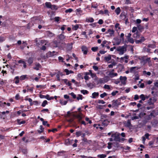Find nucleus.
Returning a JSON list of instances; mask_svg holds the SVG:
<instances>
[{
	"mask_svg": "<svg viewBox=\"0 0 158 158\" xmlns=\"http://www.w3.org/2000/svg\"><path fill=\"white\" fill-rule=\"evenodd\" d=\"M57 38L58 40L53 41L52 46L54 48H60L64 44V43L66 39V36L64 34H60L57 36Z\"/></svg>",
	"mask_w": 158,
	"mask_h": 158,
	"instance_id": "obj_1",
	"label": "nucleus"
},
{
	"mask_svg": "<svg viewBox=\"0 0 158 158\" xmlns=\"http://www.w3.org/2000/svg\"><path fill=\"white\" fill-rule=\"evenodd\" d=\"M93 68L95 71H97L98 69V66H93Z\"/></svg>",
	"mask_w": 158,
	"mask_h": 158,
	"instance_id": "obj_61",
	"label": "nucleus"
},
{
	"mask_svg": "<svg viewBox=\"0 0 158 158\" xmlns=\"http://www.w3.org/2000/svg\"><path fill=\"white\" fill-rule=\"evenodd\" d=\"M145 64H146L147 62L149 63L151 62V58L150 57L146 59L145 58Z\"/></svg>",
	"mask_w": 158,
	"mask_h": 158,
	"instance_id": "obj_45",
	"label": "nucleus"
},
{
	"mask_svg": "<svg viewBox=\"0 0 158 158\" xmlns=\"http://www.w3.org/2000/svg\"><path fill=\"white\" fill-rule=\"evenodd\" d=\"M81 92L83 94H88L89 92L86 90H82L81 91Z\"/></svg>",
	"mask_w": 158,
	"mask_h": 158,
	"instance_id": "obj_35",
	"label": "nucleus"
},
{
	"mask_svg": "<svg viewBox=\"0 0 158 158\" xmlns=\"http://www.w3.org/2000/svg\"><path fill=\"white\" fill-rule=\"evenodd\" d=\"M51 10H57V6L56 5H52L51 8H50Z\"/></svg>",
	"mask_w": 158,
	"mask_h": 158,
	"instance_id": "obj_32",
	"label": "nucleus"
},
{
	"mask_svg": "<svg viewBox=\"0 0 158 158\" xmlns=\"http://www.w3.org/2000/svg\"><path fill=\"white\" fill-rule=\"evenodd\" d=\"M115 11L116 14L117 15H118L120 14L121 11V10L120 7H118L115 9Z\"/></svg>",
	"mask_w": 158,
	"mask_h": 158,
	"instance_id": "obj_28",
	"label": "nucleus"
},
{
	"mask_svg": "<svg viewBox=\"0 0 158 158\" xmlns=\"http://www.w3.org/2000/svg\"><path fill=\"white\" fill-rule=\"evenodd\" d=\"M97 156L99 158H105L106 157V155L104 154H99Z\"/></svg>",
	"mask_w": 158,
	"mask_h": 158,
	"instance_id": "obj_30",
	"label": "nucleus"
},
{
	"mask_svg": "<svg viewBox=\"0 0 158 158\" xmlns=\"http://www.w3.org/2000/svg\"><path fill=\"white\" fill-rule=\"evenodd\" d=\"M145 39L143 36H141V39L139 40H136L135 41V42L136 44H139V43H141L142 42H143L144 41H145Z\"/></svg>",
	"mask_w": 158,
	"mask_h": 158,
	"instance_id": "obj_13",
	"label": "nucleus"
},
{
	"mask_svg": "<svg viewBox=\"0 0 158 158\" xmlns=\"http://www.w3.org/2000/svg\"><path fill=\"white\" fill-rule=\"evenodd\" d=\"M34 59L33 57H30L27 60L29 66H31L33 62Z\"/></svg>",
	"mask_w": 158,
	"mask_h": 158,
	"instance_id": "obj_14",
	"label": "nucleus"
},
{
	"mask_svg": "<svg viewBox=\"0 0 158 158\" xmlns=\"http://www.w3.org/2000/svg\"><path fill=\"white\" fill-rule=\"evenodd\" d=\"M55 55V54H53V53L52 52L49 51L46 54V56L47 58H49L51 57H52Z\"/></svg>",
	"mask_w": 158,
	"mask_h": 158,
	"instance_id": "obj_16",
	"label": "nucleus"
},
{
	"mask_svg": "<svg viewBox=\"0 0 158 158\" xmlns=\"http://www.w3.org/2000/svg\"><path fill=\"white\" fill-rule=\"evenodd\" d=\"M17 122L18 124L19 125H21V124H24L26 123L25 121L23 120L21 121L20 119H17Z\"/></svg>",
	"mask_w": 158,
	"mask_h": 158,
	"instance_id": "obj_22",
	"label": "nucleus"
},
{
	"mask_svg": "<svg viewBox=\"0 0 158 158\" xmlns=\"http://www.w3.org/2000/svg\"><path fill=\"white\" fill-rule=\"evenodd\" d=\"M82 51L83 52L84 55H86L88 52V48L86 46H83L81 47Z\"/></svg>",
	"mask_w": 158,
	"mask_h": 158,
	"instance_id": "obj_11",
	"label": "nucleus"
},
{
	"mask_svg": "<svg viewBox=\"0 0 158 158\" xmlns=\"http://www.w3.org/2000/svg\"><path fill=\"white\" fill-rule=\"evenodd\" d=\"M73 47L72 43H71V44H67V50L68 51L71 50Z\"/></svg>",
	"mask_w": 158,
	"mask_h": 158,
	"instance_id": "obj_19",
	"label": "nucleus"
},
{
	"mask_svg": "<svg viewBox=\"0 0 158 158\" xmlns=\"http://www.w3.org/2000/svg\"><path fill=\"white\" fill-rule=\"evenodd\" d=\"M35 67H34L33 68L34 69L36 70H39L41 68V66L39 63L36 62L35 64Z\"/></svg>",
	"mask_w": 158,
	"mask_h": 158,
	"instance_id": "obj_12",
	"label": "nucleus"
},
{
	"mask_svg": "<svg viewBox=\"0 0 158 158\" xmlns=\"http://www.w3.org/2000/svg\"><path fill=\"white\" fill-rule=\"evenodd\" d=\"M99 95V93L98 92H94L92 94V98H96V97H97Z\"/></svg>",
	"mask_w": 158,
	"mask_h": 158,
	"instance_id": "obj_27",
	"label": "nucleus"
},
{
	"mask_svg": "<svg viewBox=\"0 0 158 158\" xmlns=\"http://www.w3.org/2000/svg\"><path fill=\"white\" fill-rule=\"evenodd\" d=\"M118 93V91H113L111 93V95L113 96H114L116 94Z\"/></svg>",
	"mask_w": 158,
	"mask_h": 158,
	"instance_id": "obj_58",
	"label": "nucleus"
},
{
	"mask_svg": "<svg viewBox=\"0 0 158 158\" xmlns=\"http://www.w3.org/2000/svg\"><path fill=\"white\" fill-rule=\"evenodd\" d=\"M108 121L107 120H104L102 122V124L104 126H106L108 125Z\"/></svg>",
	"mask_w": 158,
	"mask_h": 158,
	"instance_id": "obj_42",
	"label": "nucleus"
},
{
	"mask_svg": "<svg viewBox=\"0 0 158 158\" xmlns=\"http://www.w3.org/2000/svg\"><path fill=\"white\" fill-rule=\"evenodd\" d=\"M104 88L105 89H107L109 90L110 89V86L109 85H104Z\"/></svg>",
	"mask_w": 158,
	"mask_h": 158,
	"instance_id": "obj_50",
	"label": "nucleus"
},
{
	"mask_svg": "<svg viewBox=\"0 0 158 158\" xmlns=\"http://www.w3.org/2000/svg\"><path fill=\"white\" fill-rule=\"evenodd\" d=\"M137 67H131L130 68V72L131 73H134L135 72V69L137 68Z\"/></svg>",
	"mask_w": 158,
	"mask_h": 158,
	"instance_id": "obj_26",
	"label": "nucleus"
},
{
	"mask_svg": "<svg viewBox=\"0 0 158 158\" xmlns=\"http://www.w3.org/2000/svg\"><path fill=\"white\" fill-rule=\"evenodd\" d=\"M40 130H38V132L40 134L44 130V128L43 127L42 125L40 126Z\"/></svg>",
	"mask_w": 158,
	"mask_h": 158,
	"instance_id": "obj_31",
	"label": "nucleus"
},
{
	"mask_svg": "<svg viewBox=\"0 0 158 158\" xmlns=\"http://www.w3.org/2000/svg\"><path fill=\"white\" fill-rule=\"evenodd\" d=\"M67 116L69 117L70 116H73L77 118L79 120L81 124H83L85 126L86 125V124L84 121H81L83 116V114L80 112L77 113L74 112H71L70 111H68L67 113Z\"/></svg>",
	"mask_w": 158,
	"mask_h": 158,
	"instance_id": "obj_2",
	"label": "nucleus"
},
{
	"mask_svg": "<svg viewBox=\"0 0 158 158\" xmlns=\"http://www.w3.org/2000/svg\"><path fill=\"white\" fill-rule=\"evenodd\" d=\"M47 100H44L42 103L41 106L43 107H44L46 106V105L47 104Z\"/></svg>",
	"mask_w": 158,
	"mask_h": 158,
	"instance_id": "obj_44",
	"label": "nucleus"
},
{
	"mask_svg": "<svg viewBox=\"0 0 158 158\" xmlns=\"http://www.w3.org/2000/svg\"><path fill=\"white\" fill-rule=\"evenodd\" d=\"M5 40L4 38L2 36H0V42H2L4 41Z\"/></svg>",
	"mask_w": 158,
	"mask_h": 158,
	"instance_id": "obj_59",
	"label": "nucleus"
},
{
	"mask_svg": "<svg viewBox=\"0 0 158 158\" xmlns=\"http://www.w3.org/2000/svg\"><path fill=\"white\" fill-rule=\"evenodd\" d=\"M146 57V56H144L141 57H139L138 59L140 60V63H142L144 64H145V58Z\"/></svg>",
	"mask_w": 158,
	"mask_h": 158,
	"instance_id": "obj_15",
	"label": "nucleus"
},
{
	"mask_svg": "<svg viewBox=\"0 0 158 158\" xmlns=\"http://www.w3.org/2000/svg\"><path fill=\"white\" fill-rule=\"evenodd\" d=\"M127 41L133 44L134 42V40L132 38H128V39H127Z\"/></svg>",
	"mask_w": 158,
	"mask_h": 158,
	"instance_id": "obj_33",
	"label": "nucleus"
},
{
	"mask_svg": "<svg viewBox=\"0 0 158 158\" xmlns=\"http://www.w3.org/2000/svg\"><path fill=\"white\" fill-rule=\"evenodd\" d=\"M119 24L118 23H116L115 25V27L116 28H118V29H120L121 28L120 27H119Z\"/></svg>",
	"mask_w": 158,
	"mask_h": 158,
	"instance_id": "obj_54",
	"label": "nucleus"
},
{
	"mask_svg": "<svg viewBox=\"0 0 158 158\" xmlns=\"http://www.w3.org/2000/svg\"><path fill=\"white\" fill-rule=\"evenodd\" d=\"M64 71L66 73L67 75H69V70L67 69H65L64 70Z\"/></svg>",
	"mask_w": 158,
	"mask_h": 158,
	"instance_id": "obj_63",
	"label": "nucleus"
},
{
	"mask_svg": "<svg viewBox=\"0 0 158 158\" xmlns=\"http://www.w3.org/2000/svg\"><path fill=\"white\" fill-rule=\"evenodd\" d=\"M85 120L86 121H88L89 124H91L92 123V121L91 120H89V118L87 117L85 118Z\"/></svg>",
	"mask_w": 158,
	"mask_h": 158,
	"instance_id": "obj_56",
	"label": "nucleus"
},
{
	"mask_svg": "<svg viewBox=\"0 0 158 158\" xmlns=\"http://www.w3.org/2000/svg\"><path fill=\"white\" fill-rule=\"evenodd\" d=\"M108 42V41H106V40H104L103 41H102V43L101 44V46L102 47H104V46H105V44H106V45H107V43Z\"/></svg>",
	"mask_w": 158,
	"mask_h": 158,
	"instance_id": "obj_36",
	"label": "nucleus"
},
{
	"mask_svg": "<svg viewBox=\"0 0 158 158\" xmlns=\"http://www.w3.org/2000/svg\"><path fill=\"white\" fill-rule=\"evenodd\" d=\"M98 23L99 24L101 25L103 23V21L102 19H100L98 20Z\"/></svg>",
	"mask_w": 158,
	"mask_h": 158,
	"instance_id": "obj_62",
	"label": "nucleus"
},
{
	"mask_svg": "<svg viewBox=\"0 0 158 158\" xmlns=\"http://www.w3.org/2000/svg\"><path fill=\"white\" fill-rule=\"evenodd\" d=\"M139 98H140L142 100L144 101L145 99V95L143 94H141V95L139 96Z\"/></svg>",
	"mask_w": 158,
	"mask_h": 158,
	"instance_id": "obj_37",
	"label": "nucleus"
},
{
	"mask_svg": "<svg viewBox=\"0 0 158 158\" xmlns=\"http://www.w3.org/2000/svg\"><path fill=\"white\" fill-rule=\"evenodd\" d=\"M27 77V75H23L21 76L20 77V79L21 80H25Z\"/></svg>",
	"mask_w": 158,
	"mask_h": 158,
	"instance_id": "obj_41",
	"label": "nucleus"
},
{
	"mask_svg": "<svg viewBox=\"0 0 158 158\" xmlns=\"http://www.w3.org/2000/svg\"><path fill=\"white\" fill-rule=\"evenodd\" d=\"M86 21L87 22L92 23L94 21V19L93 18H91L87 19Z\"/></svg>",
	"mask_w": 158,
	"mask_h": 158,
	"instance_id": "obj_40",
	"label": "nucleus"
},
{
	"mask_svg": "<svg viewBox=\"0 0 158 158\" xmlns=\"http://www.w3.org/2000/svg\"><path fill=\"white\" fill-rule=\"evenodd\" d=\"M112 144V143H108V145L107 146V148L109 149H110L111 147V145Z\"/></svg>",
	"mask_w": 158,
	"mask_h": 158,
	"instance_id": "obj_64",
	"label": "nucleus"
},
{
	"mask_svg": "<svg viewBox=\"0 0 158 158\" xmlns=\"http://www.w3.org/2000/svg\"><path fill=\"white\" fill-rule=\"evenodd\" d=\"M65 143L66 145H68L69 144V139H66L65 141Z\"/></svg>",
	"mask_w": 158,
	"mask_h": 158,
	"instance_id": "obj_60",
	"label": "nucleus"
},
{
	"mask_svg": "<svg viewBox=\"0 0 158 158\" xmlns=\"http://www.w3.org/2000/svg\"><path fill=\"white\" fill-rule=\"evenodd\" d=\"M26 88H27V92H28V91H29L31 92H32L33 91V87H32L31 88H29V86H28V85H27L26 86Z\"/></svg>",
	"mask_w": 158,
	"mask_h": 158,
	"instance_id": "obj_23",
	"label": "nucleus"
},
{
	"mask_svg": "<svg viewBox=\"0 0 158 158\" xmlns=\"http://www.w3.org/2000/svg\"><path fill=\"white\" fill-rule=\"evenodd\" d=\"M60 102L62 105H65L67 104V102L65 101H60Z\"/></svg>",
	"mask_w": 158,
	"mask_h": 158,
	"instance_id": "obj_49",
	"label": "nucleus"
},
{
	"mask_svg": "<svg viewBox=\"0 0 158 158\" xmlns=\"http://www.w3.org/2000/svg\"><path fill=\"white\" fill-rule=\"evenodd\" d=\"M125 126L127 127H129L131 126V121L130 119L127 120V122H126L125 123Z\"/></svg>",
	"mask_w": 158,
	"mask_h": 158,
	"instance_id": "obj_18",
	"label": "nucleus"
},
{
	"mask_svg": "<svg viewBox=\"0 0 158 158\" xmlns=\"http://www.w3.org/2000/svg\"><path fill=\"white\" fill-rule=\"evenodd\" d=\"M109 75L111 78L113 77L114 76H116L118 74L117 73H113L112 72H110L109 74Z\"/></svg>",
	"mask_w": 158,
	"mask_h": 158,
	"instance_id": "obj_21",
	"label": "nucleus"
},
{
	"mask_svg": "<svg viewBox=\"0 0 158 158\" xmlns=\"http://www.w3.org/2000/svg\"><path fill=\"white\" fill-rule=\"evenodd\" d=\"M121 104L120 100V99L114 100L112 101V107L117 108L118 106Z\"/></svg>",
	"mask_w": 158,
	"mask_h": 158,
	"instance_id": "obj_6",
	"label": "nucleus"
},
{
	"mask_svg": "<svg viewBox=\"0 0 158 158\" xmlns=\"http://www.w3.org/2000/svg\"><path fill=\"white\" fill-rule=\"evenodd\" d=\"M114 31L113 30L109 29L106 32V34H109V35H107V36H111L114 35Z\"/></svg>",
	"mask_w": 158,
	"mask_h": 158,
	"instance_id": "obj_8",
	"label": "nucleus"
},
{
	"mask_svg": "<svg viewBox=\"0 0 158 158\" xmlns=\"http://www.w3.org/2000/svg\"><path fill=\"white\" fill-rule=\"evenodd\" d=\"M120 135V134L118 133H116L112 134L111 136V137L109 139V140L110 141H120L119 136Z\"/></svg>",
	"mask_w": 158,
	"mask_h": 158,
	"instance_id": "obj_3",
	"label": "nucleus"
},
{
	"mask_svg": "<svg viewBox=\"0 0 158 158\" xmlns=\"http://www.w3.org/2000/svg\"><path fill=\"white\" fill-rule=\"evenodd\" d=\"M148 47L152 48H154L156 47V45L154 44H149L148 45Z\"/></svg>",
	"mask_w": 158,
	"mask_h": 158,
	"instance_id": "obj_34",
	"label": "nucleus"
},
{
	"mask_svg": "<svg viewBox=\"0 0 158 158\" xmlns=\"http://www.w3.org/2000/svg\"><path fill=\"white\" fill-rule=\"evenodd\" d=\"M137 27H134L132 28V32H135L137 31Z\"/></svg>",
	"mask_w": 158,
	"mask_h": 158,
	"instance_id": "obj_52",
	"label": "nucleus"
},
{
	"mask_svg": "<svg viewBox=\"0 0 158 158\" xmlns=\"http://www.w3.org/2000/svg\"><path fill=\"white\" fill-rule=\"evenodd\" d=\"M79 28V25L76 24L73 27V28L75 30H77Z\"/></svg>",
	"mask_w": 158,
	"mask_h": 158,
	"instance_id": "obj_48",
	"label": "nucleus"
},
{
	"mask_svg": "<svg viewBox=\"0 0 158 158\" xmlns=\"http://www.w3.org/2000/svg\"><path fill=\"white\" fill-rule=\"evenodd\" d=\"M77 99L79 100L80 99L82 100V96L81 94H78V96L76 97Z\"/></svg>",
	"mask_w": 158,
	"mask_h": 158,
	"instance_id": "obj_39",
	"label": "nucleus"
},
{
	"mask_svg": "<svg viewBox=\"0 0 158 158\" xmlns=\"http://www.w3.org/2000/svg\"><path fill=\"white\" fill-rule=\"evenodd\" d=\"M64 151L58 152L57 153V155L58 156H63L64 155Z\"/></svg>",
	"mask_w": 158,
	"mask_h": 158,
	"instance_id": "obj_38",
	"label": "nucleus"
},
{
	"mask_svg": "<svg viewBox=\"0 0 158 158\" xmlns=\"http://www.w3.org/2000/svg\"><path fill=\"white\" fill-rule=\"evenodd\" d=\"M104 59L106 62H108L111 59V55H109L105 57Z\"/></svg>",
	"mask_w": 158,
	"mask_h": 158,
	"instance_id": "obj_20",
	"label": "nucleus"
},
{
	"mask_svg": "<svg viewBox=\"0 0 158 158\" xmlns=\"http://www.w3.org/2000/svg\"><path fill=\"white\" fill-rule=\"evenodd\" d=\"M120 80L121 81L123 85L126 84V81L127 79V78L126 77H122L121 76L119 78Z\"/></svg>",
	"mask_w": 158,
	"mask_h": 158,
	"instance_id": "obj_10",
	"label": "nucleus"
},
{
	"mask_svg": "<svg viewBox=\"0 0 158 158\" xmlns=\"http://www.w3.org/2000/svg\"><path fill=\"white\" fill-rule=\"evenodd\" d=\"M150 135L149 134L147 133H146L144 135V137H145V138H146L147 139H149V136Z\"/></svg>",
	"mask_w": 158,
	"mask_h": 158,
	"instance_id": "obj_55",
	"label": "nucleus"
},
{
	"mask_svg": "<svg viewBox=\"0 0 158 158\" xmlns=\"http://www.w3.org/2000/svg\"><path fill=\"white\" fill-rule=\"evenodd\" d=\"M137 27L139 31H141L144 29L143 27L139 24L137 25Z\"/></svg>",
	"mask_w": 158,
	"mask_h": 158,
	"instance_id": "obj_25",
	"label": "nucleus"
},
{
	"mask_svg": "<svg viewBox=\"0 0 158 158\" xmlns=\"http://www.w3.org/2000/svg\"><path fill=\"white\" fill-rule=\"evenodd\" d=\"M70 94L72 96L73 98H76V95L73 92L71 93Z\"/></svg>",
	"mask_w": 158,
	"mask_h": 158,
	"instance_id": "obj_57",
	"label": "nucleus"
},
{
	"mask_svg": "<svg viewBox=\"0 0 158 158\" xmlns=\"http://www.w3.org/2000/svg\"><path fill=\"white\" fill-rule=\"evenodd\" d=\"M73 11V10L71 8H69L65 10V12L66 13H71Z\"/></svg>",
	"mask_w": 158,
	"mask_h": 158,
	"instance_id": "obj_47",
	"label": "nucleus"
},
{
	"mask_svg": "<svg viewBox=\"0 0 158 158\" xmlns=\"http://www.w3.org/2000/svg\"><path fill=\"white\" fill-rule=\"evenodd\" d=\"M76 11L77 12H78L79 14L81 15V13H82V10H81V9L80 8L77 9Z\"/></svg>",
	"mask_w": 158,
	"mask_h": 158,
	"instance_id": "obj_51",
	"label": "nucleus"
},
{
	"mask_svg": "<svg viewBox=\"0 0 158 158\" xmlns=\"http://www.w3.org/2000/svg\"><path fill=\"white\" fill-rule=\"evenodd\" d=\"M156 101V99L155 97H153L152 98H150L149 100H148V103L149 105H152V106L151 107H146V109H152L154 108V104Z\"/></svg>",
	"mask_w": 158,
	"mask_h": 158,
	"instance_id": "obj_4",
	"label": "nucleus"
},
{
	"mask_svg": "<svg viewBox=\"0 0 158 158\" xmlns=\"http://www.w3.org/2000/svg\"><path fill=\"white\" fill-rule=\"evenodd\" d=\"M9 113V111L8 110L2 112H0V118H3V115H4L5 114H8Z\"/></svg>",
	"mask_w": 158,
	"mask_h": 158,
	"instance_id": "obj_17",
	"label": "nucleus"
},
{
	"mask_svg": "<svg viewBox=\"0 0 158 158\" xmlns=\"http://www.w3.org/2000/svg\"><path fill=\"white\" fill-rule=\"evenodd\" d=\"M76 135L77 137H79L81 135V131H77L76 132Z\"/></svg>",
	"mask_w": 158,
	"mask_h": 158,
	"instance_id": "obj_53",
	"label": "nucleus"
},
{
	"mask_svg": "<svg viewBox=\"0 0 158 158\" xmlns=\"http://www.w3.org/2000/svg\"><path fill=\"white\" fill-rule=\"evenodd\" d=\"M45 5L47 8L50 9L51 6L52 4L50 2H46L45 3Z\"/></svg>",
	"mask_w": 158,
	"mask_h": 158,
	"instance_id": "obj_24",
	"label": "nucleus"
},
{
	"mask_svg": "<svg viewBox=\"0 0 158 158\" xmlns=\"http://www.w3.org/2000/svg\"><path fill=\"white\" fill-rule=\"evenodd\" d=\"M98 47H93L92 48L91 50L93 52L96 51L98 49Z\"/></svg>",
	"mask_w": 158,
	"mask_h": 158,
	"instance_id": "obj_43",
	"label": "nucleus"
},
{
	"mask_svg": "<svg viewBox=\"0 0 158 158\" xmlns=\"http://www.w3.org/2000/svg\"><path fill=\"white\" fill-rule=\"evenodd\" d=\"M17 65V64H10V68L11 70L10 71L11 73L13 74L14 73V71L15 70V69L16 68H17L16 67V65Z\"/></svg>",
	"mask_w": 158,
	"mask_h": 158,
	"instance_id": "obj_9",
	"label": "nucleus"
},
{
	"mask_svg": "<svg viewBox=\"0 0 158 158\" xmlns=\"http://www.w3.org/2000/svg\"><path fill=\"white\" fill-rule=\"evenodd\" d=\"M126 50V47L124 46L118 47L116 49V51L119 52V54L120 55L123 54Z\"/></svg>",
	"mask_w": 158,
	"mask_h": 158,
	"instance_id": "obj_5",
	"label": "nucleus"
},
{
	"mask_svg": "<svg viewBox=\"0 0 158 158\" xmlns=\"http://www.w3.org/2000/svg\"><path fill=\"white\" fill-rule=\"evenodd\" d=\"M107 78H108V77H105L104 79H102L101 78H100L99 79V80L98 81V84L99 83H104L107 81L108 80V79L107 80Z\"/></svg>",
	"mask_w": 158,
	"mask_h": 158,
	"instance_id": "obj_7",
	"label": "nucleus"
},
{
	"mask_svg": "<svg viewBox=\"0 0 158 158\" xmlns=\"http://www.w3.org/2000/svg\"><path fill=\"white\" fill-rule=\"evenodd\" d=\"M107 95V94L105 92H104L103 94H101L100 96L102 98H103L106 96Z\"/></svg>",
	"mask_w": 158,
	"mask_h": 158,
	"instance_id": "obj_46",
	"label": "nucleus"
},
{
	"mask_svg": "<svg viewBox=\"0 0 158 158\" xmlns=\"http://www.w3.org/2000/svg\"><path fill=\"white\" fill-rule=\"evenodd\" d=\"M48 100H51V99H52L54 98L52 97H50L49 95L48 94H47L45 95V98Z\"/></svg>",
	"mask_w": 158,
	"mask_h": 158,
	"instance_id": "obj_29",
	"label": "nucleus"
}]
</instances>
